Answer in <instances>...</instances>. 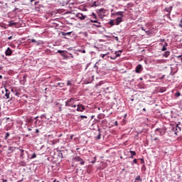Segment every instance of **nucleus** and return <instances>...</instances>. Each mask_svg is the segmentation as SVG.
I'll return each instance as SVG.
<instances>
[{"label":"nucleus","instance_id":"nucleus-1","mask_svg":"<svg viewBox=\"0 0 182 182\" xmlns=\"http://www.w3.org/2000/svg\"><path fill=\"white\" fill-rule=\"evenodd\" d=\"M180 126V122L173 124H164L161 127L160 134L161 136L164 134L165 136H169V137H176L181 132V127Z\"/></svg>","mask_w":182,"mask_h":182},{"label":"nucleus","instance_id":"nucleus-2","mask_svg":"<svg viewBox=\"0 0 182 182\" xmlns=\"http://www.w3.org/2000/svg\"><path fill=\"white\" fill-rule=\"evenodd\" d=\"M76 101L75 98H70L69 100H68L65 102V106L68 107H76V104H75V102Z\"/></svg>","mask_w":182,"mask_h":182},{"label":"nucleus","instance_id":"nucleus-3","mask_svg":"<svg viewBox=\"0 0 182 182\" xmlns=\"http://www.w3.org/2000/svg\"><path fill=\"white\" fill-rule=\"evenodd\" d=\"M96 12L98 14L99 18H100V19H103V18L106 16L107 10L105 9L104 8H102L100 9H97Z\"/></svg>","mask_w":182,"mask_h":182},{"label":"nucleus","instance_id":"nucleus-4","mask_svg":"<svg viewBox=\"0 0 182 182\" xmlns=\"http://www.w3.org/2000/svg\"><path fill=\"white\" fill-rule=\"evenodd\" d=\"M75 16L80 21H90V19H91L90 18H89L88 16L84 15L82 13H77Z\"/></svg>","mask_w":182,"mask_h":182},{"label":"nucleus","instance_id":"nucleus-5","mask_svg":"<svg viewBox=\"0 0 182 182\" xmlns=\"http://www.w3.org/2000/svg\"><path fill=\"white\" fill-rule=\"evenodd\" d=\"M161 50L163 52V53L161 54V56H162V58H168V56H170V51L167 50V47L163 46Z\"/></svg>","mask_w":182,"mask_h":182},{"label":"nucleus","instance_id":"nucleus-6","mask_svg":"<svg viewBox=\"0 0 182 182\" xmlns=\"http://www.w3.org/2000/svg\"><path fill=\"white\" fill-rule=\"evenodd\" d=\"M90 22L92 23H96V24H92V27L95 28H102V23L99 22L97 20H92L90 19Z\"/></svg>","mask_w":182,"mask_h":182},{"label":"nucleus","instance_id":"nucleus-7","mask_svg":"<svg viewBox=\"0 0 182 182\" xmlns=\"http://www.w3.org/2000/svg\"><path fill=\"white\" fill-rule=\"evenodd\" d=\"M30 42H31V43H33V45H36L37 46L39 45H43V41H36V39H31L30 40Z\"/></svg>","mask_w":182,"mask_h":182},{"label":"nucleus","instance_id":"nucleus-8","mask_svg":"<svg viewBox=\"0 0 182 182\" xmlns=\"http://www.w3.org/2000/svg\"><path fill=\"white\" fill-rule=\"evenodd\" d=\"M77 112H85V106L82 104H77Z\"/></svg>","mask_w":182,"mask_h":182},{"label":"nucleus","instance_id":"nucleus-9","mask_svg":"<svg viewBox=\"0 0 182 182\" xmlns=\"http://www.w3.org/2000/svg\"><path fill=\"white\" fill-rule=\"evenodd\" d=\"M123 11H117V12H114V13H112L111 14V16H120V17H124V15H123Z\"/></svg>","mask_w":182,"mask_h":182},{"label":"nucleus","instance_id":"nucleus-10","mask_svg":"<svg viewBox=\"0 0 182 182\" xmlns=\"http://www.w3.org/2000/svg\"><path fill=\"white\" fill-rule=\"evenodd\" d=\"M74 160L75 161H80V164H81V166H83L85 164V161H83V159L80 158V156H75L74 158Z\"/></svg>","mask_w":182,"mask_h":182},{"label":"nucleus","instance_id":"nucleus-11","mask_svg":"<svg viewBox=\"0 0 182 182\" xmlns=\"http://www.w3.org/2000/svg\"><path fill=\"white\" fill-rule=\"evenodd\" d=\"M141 70H143V67L139 64L136 67L135 72L136 73H141Z\"/></svg>","mask_w":182,"mask_h":182},{"label":"nucleus","instance_id":"nucleus-12","mask_svg":"<svg viewBox=\"0 0 182 182\" xmlns=\"http://www.w3.org/2000/svg\"><path fill=\"white\" fill-rule=\"evenodd\" d=\"M88 16L91 17V20L92 21H97V16L95 13H91L90 14L88 15Z\"/></svg>","mask_w":182,"mask_h":182},{"label":"nucleus","instance_id":"nucleus-13","mask_svg":"<svg viewBox=\"0 0 182 182\" xmlns=\"http://www.w3.org/2000/svg\"><path fill=\"white\" fill-rule=\"evenodd\" d=\"M122 21H123V17H117L115 19V25H117V26L120 25V23H122Z\"/></svg>","mask_w":182,"mask_h":182},{"label":"nucleus","instance_id":"nucleus-14","mask_svg":"<svg viewBox=\"0 0 182 182\" xmlns=\"http://www.w3.org/2000/svg\"><path fill=\"white\" fill-rule=\"evenodd\" d=\"M122 52H123V50L116 51L115 56L111 57V59H112V60H114V59H116V58H119V56H120V53H122Z\"/></svg>","mask_w":182,"mask_h":182},{"label":"nucleus","instance_id":"nucleus-15","mask_svg":"<svg viewBox=\"0 0 182 182\" xmlns=\"http://www.w3.org/2000/svg\"><path fill=\"white\" fill-rule=\"evenodd\" d=\"M12 55V50L11 48H8L6 50V56H11Z\"/></svg>","mask_w":182,"mask_h":182},{"label":"nucleus","instance_id":"nucleus-16","mask_svg":"<svg viewBox=\"0 0 182 182\" xmlns=\"http://www.w3.org/2000/svg\"><path fill=\"white\" fill-rule=\"evenodd\" d=\"M161 46H167V43L166 42V40L164 39H161Z\"/></svg>","mask_w":182,"mask_h":182},{"label":"nucleus","instance_id":"nucleus-17","mask_svg":"<svg viewBox=\"0 0 182 182\" xmlns=\"http://www.w3.org/2000/svg\"><path fill=\"white\" fill-rule=\"evenodd\" d=\"M61 35L62 36H70V35H72V31L71 32H61Z\"/></svg>","mask_w":182,"mask_h":182},{"label":"nucleus","instance_id":"nucleus-18","mask_svg":"<svg viewBox=\"0 0 182 182\" xmlns=\"http://www.w3.org/2000/svg\"><path fill=\"white\" fill-rule=\"evenodd\" d=\"M11 94V92L9 90L6 89V94L5 96L6 97V99H9V95Z\"/></svg>","mask_w":182,"mask_h":182},{"label":"nucleus","instance_id":"nucleus-19","mask_svg":"<svg viewBox=\"0 0 182 182\" xmlns=\"http://www.w3.org/2000/svg\"><path fill=\"white\" fill-rule=\"evenodd\" d=\"M171 9H173L172 6H171L170 8H166L165 11L166 12H168V14H170V12H171Z\"/></svg>","mask_w":182,"mask_h":182},{"label":"nucleus","instance_id":"nucleus-20","mask_svg":"<svg viewBox=\"0 0 182 182\" xmlns=\"http://www.w3.org/2000/svg\"><path fill=\"white\" fill-rule=\"evenodd\" d=\"M9 151H15V149H16V147L14 146H9Z\"/></svg>","mask_w":182,"mask_h":182},{"label":"nucleus","instance_id":"nucleus-21","mask_svg":"<svg viewBox=\"0 0 182 182\" xmlns=\"http://www.w3.org/2000/svg\"><path fill=\"white\" fill-rule=\"evenodd\" d=\"M175 96H176V97H180V96H181V94L180 93V91H177L175 93Z\"/></svg>","mask_w":182,"mask_h":182},{"label":"nucleus","instance_id":"nucleus-22","mask_svg":"<svg viewBox=\"0 0 182 182\" xmlns=\"http://www.w3.org/2000/svg\"><path fill=\"white\" fill-rule=\"evenodd\" d=\"M109 25H111V26H114V20H110L109 21Z\"/></svg>","mask_w":182,"mask_h":182},{"label":"nucleus","instance_id":"nucleus-23","mask_svg":"<svg viewBox=\"0 0 182 182\" xmlns=\"http://www.w3.org/2000/svg\"><path fill=\"white\" fill-rule=\"evenodd\" d=\"M9 25L10 26H14V25H16V23L14 22V21H10Z\"/></svg>","mask_w":182,"mask_h":182},{"label":"nucleus","instance_id":"nucleus-24","mask_svg":"<svg viewBox=\"0 0 182 182\" xmlns=\"http://www.w3.org/2000/svg\"><path fill=\"white\" fill-rule=\"evenodd\" d=\"M140 181V182H141V178H140V176H137L136 177V181Z\"/></svg>","mask_w":182,"mask_h":182},{"label":"nucleus","instance_id":"nucleus-25","mask_svg":"<svg viewBox=\"0 0 182 182\" xmlns=\"http://www.w3.org/2000/svg\"><path fill=\"white\" fill-rule=\"evenodd\" d=\"M9 136H10L9 132H7V133L6 134V136H4L5 140L8 139V137H9Z\"/></svg>","mask_w":182,"mask_h":182},{"label":"nucleus","instance_id":"nucleus-26","mask_svg":"<svg viewBox=\"0 0 182 182\" xmlns=\"http://www.w3.org/2000/svg\"><path fill=\"white\" fill-rule=\"evenodd\" d=\"M176 73H177V71H171L170 75H171V76H174Z\"/></svg>","mask_w":182,"mask_h":182},{"label":"nucleus","instance_id":"nucleus-27","mask_svg":"<svg viewBox=\"0 0 182 182\" xmlns=\"http://www.w3.org/2000/svg\"><path fill=\"white\" fill-rule=\"evenodd\" d=\"M79 117L80 119H87V116H86V115H80Z\"/></svg>","mask_w":182,"mask_h":182},{"label":"nucleus","instance_id":"nucleus-28","mask_svg":"<svg viewBox=\"0 0 182 182\" xmlns=\"http://www.w3.org/2000/svg\"><path fill=\"white\" fill-rule=\"evenodd\" d=\"M129 153H131L132 156H136V151H130Z\"/></svg>","mask_w":182,"mask_h":182},{"label":"nucleus","instance_id":"nucleus-29","mask_svg":"<svg viewBox=\"0 0 182 182\" xmlns=\"http://www.w3.org/2000/svg\"><path fill=\"white\" fill-rule=\"evenodd\" d=\"M15 96H17L18 97H19V96H21V93L18 92L17 91L14 93Z\"/></svg>","mask_w":182,"mask_h":182},{"label":"nucleus","instance_id":"nucleus-30","mask_svg":"<svg viewBox=\"0 0 182 182\" xmlns=\"http://www.w3.org/2000/svg\"><path fill=\"white\" fill-rule=\"evenodd\" d=\"M99 4H97V2L94 1L92 6H97Z\"/></svg>","mask_w":182,"mask_h":182},{"label":"nucleus","instance_id":"nucleus-31","mask_svg":"<svg viewBox=\"0 0 182 182\" xmlns=\"http://www.w3.org/2000/svg\"><path fill=\"white\" fill-rule=\"evenodd\" d=\"M67 86H72V82L70 80L67 81Z\"/></svg>","mask_w":182,"mask_h":182},{"label":"nucleus","instance_id":"nucleus-32","mask_svg":"<svg viewBox=\"0 0 182 182\" xmlns=\"http://www.w3.org/2000/svg\"><path fill=\"white\" fill-rule=\"evenodd\" d=\"M65 52H66V51H65V50H58V53H65Z\"/></svg>","mask_w":182,"mask_h":182},{"label":"nucleus","instance_id":"nucleus-33","mask_svg":"<svg viewBox=\"0 0 182 182\" xmlns=\"http://www.w3.org/2000/svg\"><path fill=\"white\" fill-rule=\"evenodd\" d=\"M145 33H146V35L150 36V33H151V32L150 31H146L145 30Z\"/></svg>","mask_w":182,"mask_h":182},{"label":"nucleus","instance_id":"nucleus-34","mask_svg":"<svg viewBox=\"0 0 182 182\" xmlns=\"http://www.w3.org/2000/svg\"><path fill=\"white\" fill-rule=\"evenodd\" d=\"M63 83L58 82V86H60V87H63Z\"/></svg>","mask_w":182,"mask_h":182},{"label":"nucleus","instance_id":"nucleus-35","mask_svg":"<svg viewBox=\"0 0 182 182\" xmlns=\"http://www.w3.org/2000/svg\"><path fill=\"white\" fill-rule=\"evenodd\" d=\"M100 139H101V134H99L97 135V140H100Z\"/></svg>","mask_w":182,"mask_h":182},{"label":"nucleus","instance_id":"nucleus-36","mask_svg":"<svg viewBox=\"0 0 182 182\" xmlns=\"http://www.w3.org/2000/svg\"><path fill=\"white\" fill-rule=\"evenodd\" d=\"M31 159H36V154H33L31 156Z\"/></svg>","mask_w":182,"mask_h":182},{"label":"nucleus","instance_id":"nucleus-37","mask_svg":"<svg viewBox=\"0 0 182 182\" xmlns=\"http://www.w3.org/2000/svg\"><path fill=\"white\" fill-rule=\"evenodd\" d=\"M141 164H144V159L143 158L140 159Z\"/></svg>","mask_w":182,"mask_h":182},{"label":"nucleus","instance_id":"nucleus-38","mask_svg":"<svg viewBox=\"0 0 182 182\" xmlns=\"http://www.w3.org/2000/svg\"><path fill=\"white\" fill-rule=\"evenodd\" d=\"M166 90V89L163 90V89H160V93H164V91Z\"/></svg>","mask_w":182,"mask_h":182},{"label":"nucleus","instance_id":"nucleus-39","mask_svg":"<svg viewBox=\"0 0 182 182\" xmlns=\"http://www.w3.org/2000/svg\"><path fill=\"white\" fill-rule=\"evenodd\" d=\"M133 163H134V164H137V159H134L133 160Z\"/></svg>","mask_w":182,"mask_h":182},{"label":"nucleus","instance_id":"nucleus-40","mask_svg":"<svg viewBox=\"0 0 182 182\" xmlns=\"http://www.w3.org/2000/svg\"><path fill=\"white\" fill-rule=\"evenodd\" d=\"M11 92H12L13 93H15V92H16V90L15 89L12 88V89H11Z\"/></svg>","mask_w":182,"mask_h":182},{"label":"nucleus","instance_id":"nucleus-41","mask_svg":"<svg viewBox=\"0 0 182 182\" xmlns=\"http://www.w3.org/2000/svg\"><path fill=\"white\" fill-rule=\"evenodd\" d=\"M8 39H9V41H11V39H12V36H9V37L8 38Z\"/></svg>","mask_w":182,"mask_h":182},{"label":"nucleus","instance_id":"nucleus-42","mask_svg":"<svg viewBox=\"0 0 182 182\" xmlns=\"http://www.w3.org/2000/svg\"><path fill=\"white\" fill-rule=\"evenodd\" d=\"M141 31H146V29H144V27H141Z\"/></svg>","mask_w":182,"mask_h":182},{"label":"nucleus","instance_id":"nucleus-43","mask_svg":"<svg viewBox=\"0 0 182 182\" xmlns=\"http://www.w3.org/2000/svg\"><path fill=\"white\" fill-rule=\"evenodd\" d=\"M28 132H32V129L28 128Z\"/></svg>","mask_w":182,"mask_h":182},{"label":"nucleus","instance_id":"nucleus-44","mask_svg":"<svg viewBox=\"0 0 182 182\" xmlns=\"http://www.w3.org/2000/svg\"><path fill=\"white\" fill-rule=\"evenodd\" d=\"M106 55H107V53L103 54V55H102V58H105V56Z\"/></svg>","mask_w":182,"mask_h":182},{"label":"nucleus","instance_id":"nucleus-45","mask_svg":"<svg viewBox=\"0 0 182 182\" xmlns=\"http://www.w3.org/2000/svg\"><path fill=\"white\" fill-rule=\"evenodd\" d=\"M36 133H39V129H36Z\"/></svg>","mask_w":182,"mask_h":182},{"label":"nucleus","instance_id":"nucleus-46","mask_svg":"<svg viewBox=\"0 0 182 182\" xmlns=\"http://www.w3.org/2000/svg\"><path fill=\"white\" fill-rule=\"evenodd\" d=\"M30 1H31V4H32L33 2H35L36 0H30Z\"/></svg>","mask_w":182,"mask_h":182},{"label":"nucleus","instance_id":"nucleus-47","mask_svg":"<svg viewBox=\"0 0 182 182\" xmlns=\"http://www.w3.org/2000/svg\"><path fill=\"white\" fill-rule=\"evenodd\" d=\"M82 53H86V50H83L82 51Z\"/></svg>","mask_w":182,"mask_h":182},{"label":"nucleus","instance_id":"nucleus-48","mask_svg":"<svg viewBox=\"0 0 182 182\" xmlns=\"http://www.w3.org/2000/svg\"><path fill=\"white\" fill-rule=\"evenodd\" d=\"M143 111H144V112H146V108H143Z\"/></svg>","mask_w":182,"mask_h":182},{"label":"nucleus","instance_id":"nucleus-49","mask_svg":"<svg viewBox=\"0 0 182 182\" xmlns=\"http://www.w3.org/2000/svg\"><path fill=\"white\" fill-rule=\"evenodd\" d=\"M8 181V180H3V182H6Z\"/></svg>","mask_w":182,"mask_h":182},{"label":"nucleus","instance_id":"nucleus-50","mask_svg":"<svg viewBox=\"0 0 182 182\" xmlns=\"http://www.w3.org/2000/svg\"><path fill=\"white\" fill-rule=\"evenodd\" d=\"M163 77H164V75H163L162 77H161V79H163Z\"/></svg>","mask_w":182,"mask_h":182},{"label":"nucleus","instance_id":"nucleus-51","mask_svg":"<svg viewBox=\"0 0 182 182\" xmlns=\"http://www.w3.org/2000/svg\"><path fill=\"white\" fill-rule=\"evenodd\" d=\"M70 139H73V135H72V136H70Z\"/></svg>","mask_w":182,"mask_h":182},{"label":"nucleus","instance_id":"nucleus-52","mask_svg":"<svg viewBox=\"0 0 182 182\" xmlns=\"http://www.w3.org/2000/svg\"><path fill=\"white\" fill-rule=\"evenodd\" d=\"M130 159H133V155H132V156H130Z\"/></svg>","mask_w":182,"mask_h":182},{"label":"nucleus","instance_id":"nucleus-53","mask_svg":"<svg viewBox=\"0 0 182 182\" xmlns=\"http://www.w3.org/2000/svg\"><path fill=\"white\" fill-rule=\"evenodd\" d=\"M117 41H119V38L116 37Z\"/></svg>","mask_w":182,"mask_h":182},{"label":"nucleus","instance_id":"nucleus-54","mask_svg":"<svg viewBox=\"0 0 182 182\" xmlns=\"http://www.w3.org/2000/svg\"><path fill=\"white\" fill-rule=\"evenodd\" d=\"M21 153H23V150L21 149Z\"/></svg>","mask_w":182,"mask_h":182},{"label":"nucleus","instance_id":"nucleus-55","mask_svg":"<svg viewBox=\"0 0 182 182\" xmlns=\"http://www.w3.org/2000/svg\"><path fill=\"white\" fill-rule=\"evenodd\" d=\"M36 4H38V2H35V3H34V5H36Z\"/></svg>","mask_w":182,"mask_h":182},{"label":"nucleus","instance_id":"nucleus-56","mask_svg":"<svg viewBox=\"0 0 182 182\" xmlns=\"http://www.w3.org/2000/svg\"><path fill=\"white\" fill-rule=\"evenodd\" d=\"M113 11H114V9H111V12H113Z\"/></svg>","mask_w":182,"mask_h":182},{"label":"nucleus","instance_id":"nucleus-57","mask_svg":"<svg viewBox=\"0 0 182 182\" xmlns=\"http://www.w3.org/2000/svg\"><path fill=\"white\" fill-rule=\"evenodd\" d=\"M0 79H2V75H0Z\"/></svg>","mask_w":182,"mask_h":182},{"label":"nucleus","instance_id":"nucleus-58","mask_svg":"<svg viewBox=\"0 0 182 182\" xmlns=\"http://www.w3.org/2000/svg\"><path fill=\"white\" fill-rule=\"evenodd\" d=\"M178 58H181V55H178Z\"/></svg>","mask_w":182,"mask_h":182},{"label":"nucleus","instance_id":"nucleus-59","mask_svg":"<svg viewBox=\"0 0 182 182\" xmlns=\"http://www.w3.org/2000/svg\"><path fill=\"white\" fill-rule=\"evenodd\" d=\"M96 67H97V65H96V64H95V68H96Z\"/></svg>","mask_w":182,"mask_h":182},{"label":"nucleus","instance_id":"nucleus-60","mask_svg":"<svg viewBox=\"0 0 182 182\" xmlns=\"http://www.w3.org/2000/svg\"><path fill=\"white\" fill-rule=\"evenodd\" d=\"M35 119H38V117H36Z\"/></svg>","mask_w":182,"mask_h":182},{"label":"nucleus","instance_id":"nucleus-61","mask_svg":"<svg viewBox=\"0 0 182 182\" xmlns=\"http://www.w3.org/2000/svg\"><path fill=\"white\" fill-rule=\"evenodd\" d=\"M92 163H95V161H92Z\"/></svg>","mask_w":182,"mask_h":182},{"label":"nucleus","instance_id":"nucleus-62","mask_svg":"<svg viewBox=\"0 0 182 182\" xmlns=\"http://www.w3.org/2000/svg\"><path fill=\"white\" fill-rule=\"evenodd\" d=\"M37 182H39V181H36Z\"/></svg>","mask_w":182,"mask_h":182}]
</instances>
